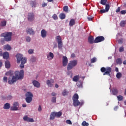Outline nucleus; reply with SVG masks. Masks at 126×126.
<instances>
[{
    "label": "nucleus",
    "instance_id": "nucleus-14",
    "mask_svg": "<svg viewBox=\"0 0 126 126\" xmlns=\"http://www.w3.org/2000/svg\"><path fill=\"white\" fill-rule=\"evenodd\" d=\"M88 42L89 44H94L95 43V39L94 40V37L93 36H89L88 38Z\"/></svg>",
    "mask_w": 126,
    "mask_h": 126
},
{
    "label": "nucleus",
    "instance_id": "nucleus-22",
    "mask_svg": "<svg viewBox=\"0 0 126 126\" xmlns=\"http://www.w3.org/2000/svg\"><path fill=\"white\" fill-rule=\"evenodd\" d=\"M10 108V104L6 103L3 106L4 110H8Z\"/></svg>",
    "mask_w": 126,
    "mask_h": 126
},
{
    "label": "nucleus",
    "instance_id": "nucleus-8",
    "mask_svg": "<svg viewBox=\"0 0 126 126\" xmlns=\"http://www.w3.org/2000/svg\"><path fill=\"white\" fill-rule=\"evenodd\" d=\"M27 19L28 21H30V22H32V21H34V19H35L34 13H29L28 14Z\"/></svg>",
    "mask_w": 126,
    "mask_h": 126
},
{
    "label": "nucleus",
    "instance_id": "nucleus-17",
    "mask_svg": "<svg viewBox=\"0 0 126 126\" xmlns=\"http://www.w3.org/2000/svg\"><path fill=\"white\" fill-rule=\"evenodd\" d=\"M2 56L4 60H7L9 58V54L7 52H5L3 53Z\"/></svg>",
    "mask_w": 126,
    "mask_h": 126
},
{
    "label": "nucleus",
    "instance_id": "nucleus-38",
    "mask_svg": "<svg viewBox=\"0 0 126 126\" xmlns=\"http://www.w3.org/2000/svg\"><path fill=\"white\" fill-rule=\"evenodd\" d=\"M100 3L103 5H106V3H107V0H101Z\"/></svg>",
    "mask_w": 126,
    "mask_h": 126
},
{
    "label": "nucleus",
    "instance_id": "nucleus-44",
    "mask_svg": "<svg viewBox=\"0 0 126 126\" xmlns=\"http://www.w3.org/2000/svg\"><path fill=\"white\" fill-rule=\"evenodd\" d=\"M52 18H53V19H54V20H57L58 19V15H57V14H54L52 16Z\"/></svg>",
    "mask_w": 126,
    "mask_h": 126
},
{
    "label": "nucleus",
    "instance_id": "nucleus-56",
    "mask_svg": "<svg viewBox=\"0 0 126 126\" xmlns=\"http://www.w3.org/2000/svg\"><path fill=\"white\" fill-rule=\"evenodd\" d=\"M121 14H126V10H122L121 11Z\"/></svg>",
    "mask_w": 126,
    "mask_h": 126
},
{
    "label": "nucleus",
    "instance_id": "nucleus-64",
    "mask_svg": "<svg viewBox=\"0 0 126 126\" xmlns=\"http://www.w3.org/2000/svg\"><path fill=\"white\" fill-rule=\"evenodd\" d=\"M55 88H59V85H58L57 84H55Z\"/></svg>",
    "mask_w": 126,
    "mask_h": 126
},
{
    "label": "nucleus",
    "instance_id": "nucleus-7",
    "mask_svg": "<svg viewBox=\"0 0 126 126\" xmlns=\"http://www.w3.org/2000/svg\"><path fill=\"white\" fill-rule=\"evenodd\" d=\"M56 40L58 44L59 49H62L63 48V41H62V37L59 35L56 37Z\"/></svg>",
    "mask_w": 126,
    "mask_h": 126
},
{
    "label": "nucleus",
    "instance_id": "nucleus-11",
    "mask_svg": "<svg viewBox=\"0 0 126 126\" xmlns=\"http://www.w3.org/2000/svg\"><path fill=\"white\" fill-rule=\"evenodd\" d=\"M62 63L63 66H66V65H67V63H68V60L67 59V57L66 56H63Z\"/></svg>",
    "mask_w": 126,
    "mask_h": 126
},
{
    "label": "nucleus",
    "instance_id": "nucleus-57",
    "mask_svg": "<svg viewBox=\"0 0 126 126\" xmlns=\"http://www.w3.org/2000/svg\"><path fill=\"white\" fill-rule=\"evenodd\" d=\"M118 109H119V106H117L114 107V111H117V110H118Z\"/></svg>",
    "mask_w": 126,
    "mask_h": 126
},
{
    "label": "nucleus",
    "instance_id": "nucleus-20",
    "mask_svg": "<svg viewBox=\"0 0 126 126\" xmlns=\"http://www.w3.org/2000/svg\"><path fill=\"white\" fill-rule=\"evenodd\" d=\"M73 105L74 106V107H77V106H79L80 105V102L79 100H73Z\"/></svg>",
    "mask_w": 126,
    "mask_h": 126
},
{
    "label": "nucleus",
    "instance_id": "nucleus-32",
    "mask_svg": "<svg viewBox=\"0 0 126 126\" xmlns=\"http://www.w3.org/2000/svg\"><path fill=\"white\" fill-rule=\"evenodd\" d=\"M116 63H117V64H122L123 62H122L121 59L118 58L116 60Z\"/></svg>",
    "mask_w": 126,
    "mask_h": 126
},
{
    "label": "nucleus",
    "instance_id": "nucleus-40",
    "mask_svg": "<svg viewBox=\"0 0 126 126\" xmlns=\"http://www.w3.org/2000/svg\"><path fill=\"white\" fill-rule=\"evenodd\" d=\"M51 102L52 103H56L57 102V98L56 97H53L51 99Z\"/></svg>",
    "mask_w": 126,
    "mask_h": 126
},
{
    "label": "nucleus",
    "instance_id": "nucleus-34",
    "mask_svg": "<svg viewBox=\"0 0 126 126\" xmlns=\"http://www.w3.org/2000/svg\"><path fill=\"white\" fill-rule=\"evenodd\" d=\"M60 18H61V19H64V18H65V14L63 13L60 14Z\"/></svg>",
    "mask_w": 126,
    "mask_h": 126
},
{
    "label": "nucleus",
    "instance_id": "nucleus-9",
    "mask_svg": "<svg viewBox=\"0 0 126 126\" xmlns=\"http://www.w3.org/2000/svg\"><path fill=\"white\" fill-rule=\"evenodd\" d=\"M13 106L10 107L11 111H17L18 110V107L19 106V103L18 102H15L13 104Z\"/></svg>",
    "mask_w": 126,
    "mask_h": 126
},
{
    "label": "nucleus",
    "instance_id": "nucleus-29",
    "mask_svg": "<svg viewBox=\"0 0 126 126\" xmlns=\"http://www.w3.org/2000/svg\"><path fill=\"white\" fill-rule=\"evenodd\" d=\"M0 26L1 27H4V26H6V21H2L0 24Z\"/></svg>",
    "mask_w": 126,
    "mask_h": 126
},
{
    "label": "nucleus",
    "instance_id": "nucleus-10",
    "mask_svg": "<svg viewBox=\"0 0 126 126\" xmlns=\"http://www.w3.org/2000/svg\"><path fill=\"white\" fill-rule=\"evenodd\" d=\"M105 40V37H104V36H97L95 38V43H100L101 42H103V41H104Z\"/></svg>",
    "mask_w": 126,
    "mask_h": 126
},
{
    "label": "nucleus",
    "instance_id": "nucleus-4",
    "mask_svg": "<svg viewBox=\"0 0 126 126\" xmlns=\"http://www.w3.org/2000/svg\"><path fill=\"white\" fill-rule=\"evenodd\" d=\"M100 71L104 73L103 75H108V76H110L111 72H112V68L111 67H107L106 68L102 67L100 68Z\"/></svg>",
    "mask_w": 126,
    "mask_h": 126
},
{
    "label": "nucleus",
    "instance_id": "nucleus-52",
    "mask_svg": "<svg viewBox=\"0 0 126 126\" xmlns=\"http://www.w3.org/2000/svg\"><path fill=\"white\" fill-rule=\"evenodd\" d=\"M3 80L4 82H7V77H4L3 78Z\"/></svg>",
    "mask_w": 126,
    "mask_h": 126
},
{
    "label": "nucleus",
    "instance_id": "nucleus-21",
    "mask_svg": "<svg viewBox=\"0 0 126 126\" xmlns=\"http://www.w3.org/2000/svg\"><path fill=\"white\" fill-rule=\"evenodd\" d=\"M54 114L56 118H60L62 115H63V113L62 112V111H59L58 112H54Z\"/></svg>",
    "mask_w": 126,
    "mask_h": 126
},
{
    "label": "nucleus",
    "instance_id": "nucleus-33",
    "mask_svg": "<svg viewBox=\"0 0 126 126\" xmlns=\"http://www.w3.org/2000/svg\"><path fill=\"white\" fill-rule=\"evenodd\" d=\"M122 76V73L121 72H118L116 74V77L117 78H118V79H120V78H121V77Z\"/></svg>",
    "mask_w": 126,
    "mask_h": 126
},
{
    "label": "nucleus",
    "instance_id": "nucleus-39",
    "mask_svg": "<svg viewBox=\"0 0 126 126\" xmlns=\"http://www.w3.org/2000/svg\"><path fill=\"white\" fill-rule=\"evenodd\" d=\"M63 11H65V12H67V11H68V6H64L63 7Z\"/></svg>",
    "mask_w": 126,
    "mask_h": 126
},
{
    "label": "nucleus",
    "instance_id": "nucleus-48",
    "mask_svg": "<svg viewBox=\"0 0 126 126\" xmlns=\"http://www.w3.org/2000/svg\"><path fill=\"white\" fill-rule=\"evenodd\" d=\"M123 42H124V39L123 38L119 39L118 40V43L119 44H123Z\"/></svg>",
    "mask_w": 126,
    "mask_h": 126
},
{
    "label": "nucleus",
    "instance_id": "nucleus-46",
    "mask_svg": "<svg viewBox=\"0 0 126 126\" xmlns=\"http://www.w3.org/2000/svg\"><path fill=\"white\" fill-rule=\"evenodd\" d=\"M92 63H96V58L94 57L91 60Z\"/></svg>",
    "mask_w": 126,
    "mask_h": 126
},
{
    "label": "nucleus",
    "instance_id": "nucleus-59",
    "mask_svg": "<svg viewBox=\"0 0 126 126\" xmlns=\"http://www.w3.org/2000/svg\"><path fill=\"white\" fill-rule=\"evenodd\" d=\"M2 66V62H1V60H0V68Z\"/></svg>",
    "mask_w": 126,
    "mask_h": 126
},
{
    "label": "nucleus",
    "instance_id": "nucleus-16",
    "mask_svg": "<svg viewBox=\"0 0 126 126\" xmlns=\"http://www.w3.org/2000/svg\"><path fill=\"white\" fill-rule=\"evenodd\" d=\"M41 35L42 38H46L47 37V31L44 29L41 31Z\"/></svg>",
    "mask_w": 126,
    "mask_h": 126
},
{
    "label": "nucleus",
    "instance_id": "nucleus-62",
    "mask_svg": "<svg viewBox=\"0 0 126 126\" xmlns=\"http://www.w3.org/2000/svg\"><path fill=\"white\" fill-rule=\"evenodd\" d=\"M115 71H116V72H119V68L118 67L115 68Z\"/></svg>",
    "mask_w": 126,
    "mask_h": 126
},
{
    "label": "nucleus",
    "instance_id": "nucleus-25",
    "mask_svg": "<svg viewBox=\"0 0 126 126\" xmlns=\"http://www.w3.org/2000/svg\"><path fill=\"white\" fill-rule=\"evenodd\" d=\"M79 98V96H78V94H74L72 99L73 101H75V100H78V98Z\"/></svg>",
    "mask_w": 126,
    "mask_h": 126
},
{
    "label": "nucleus",
    "instance_id": "nucleus-54",
    "mask_svg": "<svg viewBox=\"0 0 126 126\" xmlns=\"http://www.w3.org/2000/svg\"><path fill=\"white\" fill-rule=\"evenodd\" d=\"M38 111V112H41L42 111V106L41 105H39Z\"/></svg>",
    "mask_w": 126,
    "mask_h": 126
},
{
    "label": "nucleus",
    "instance_id": "nucleus-19",
    "mask_svg": "<svg viewBox=\"0 0 126 126\" xmlns=\"http://www.w3.org/2000/svg\"><path fill=\"white\" fill-rule=\"evenodd\" d=\"M47 57L49 61L50 60H53V59H54V54L52 52H50L49 55H47Z\"/></svg>",
    "mask_w": 126,
    "mask_h": 126
},
{
    "label": "nucleus",
    "instance_id": "nucleus-5",
    "mask_svg": "<svg viewBox=\"0 0 126 126\" xmlns=\"http://www.w3.org/2000/svg\"><path fill=\"white\" fill-rule=\"evenodd\" d=\"M77 64V60H73L72 61H70V63H68L67 66V70H70V69H72L75 65Z\"/></svg>",
    "mask_w": 126,
    "mask_h": 126
},
{
    "label": "nucleus",
    "instance_id": "nucleus-2",
    "mask_svg": "<svg viewBox=\"0 0 126 126\" xmlns=\"http://www.w3.org/2000/svg\"><path fill=\"white\" fill-rule=\"evenodd\" d=\"M16 57L17 58V63H20L21 62L20 67L21 68H24V64L26 63L27 59L25 57L23 58V55L20 54H17Z\"/></svg>",
    "mask_w": 126,
    "mask_h": 126
},
{
    "label": "nucleus",
    "instance_id": "nucleus-55",
    "mask_svg": "<svg viewBox=\"0 0 126 126\" xmlns=\"http://www.w3.org/2000/svg\"><path fill=\"white\" fill-rule=\"evenodd\" d=\"M120 11H121V7H118L116 10V12L118 13V12H120Z\"/></svg>",
    "mask_w": 126,
    "mask_h": 126
},
{
    "label": "nucleus",
    "instance_id": "nucleus-13",
    "mask_svg": "<svg viewBox=\"0 0 126 126\" xmlns=\"http://www.w3.org/2000/svg\"><path fill=\"white\" fill-rule=\"evenodd\" d=\"M26 32L27 34H29V35H34L35 34V31H34V30L32 29V28H28L26 30Z\"/></svg>",
    "mask_w": 126,
    "mask_h": 126
},
{
    "label": "nucleus",
    "instance_id": "nucleus-53",
    "mask_svg": "<svg viewBox=\"0 0 126 126\" xmlns=\"http://www.w3.org/2000/svg\"><path fill=\"white\" fill-rule=\"evenodd\" d=\"M48 5V4L47 3H43L42 4V7H45V6H47Z\"/></svg>",
    "mask_w": 126,
    "mask_h": 126
},
{
    "label": "nucleus",
    "instance_id": "nucleus-6",
    "mask_svg": "<svg viewBox=\"0 0 126 126\" xmlns=\"http://www.w3.org/2000/svg\"><path fill=\"white\" fill-rule=\"evenodd\" d=\"M26 101L28 104H29V103H31V102H32L33 94H32L31 92H27L26 94Z\"/></svg>",
    "mask_w": 126,
    "mask_h": 126
},
{
    "label": "nucleus",
    "instance_id": "nucleus-27",
    "mask_svg": "<svg viewBox=\"0 0 126 126\" xmlns=\"http://www.w3.org/2000/svg\"><path fill=\"white\" fill-rule=\"evenodd\" d=\"M46 84L48 85V87H53V84L51 82L50 80H47L46 81Z\"/></svg>",
    "mask_w": 126,
    "mask_h": 126
},
{
    "label": "nucleus",
    "instance_id": "nucleus-58",
    "mask_svg": "<svg viewBox=\"0 0 126 126\" xmlns=\"http://www.w3.org/2000/svg\"><path fill=\"white\" fill-rule=\"evenodd\" d=\"M71 58H75V54L73 53L71 55Z\"/></svg>",
    "mask_w": 126,
    "mask_h": 126
},
{
    "label": "nucleus",
    "instance_id": "nucleus-63",
    "mask_svg": "<svg viewBox=\"0 0 126 126\" xmlns=\"http://www.w3.org/2000/svg\"><path fill=\"white\" fill-rule=\"evenodd\" d=\"M10 73L9 72H7L5 73V75H9Z\"/></svg>",
    "mask_w": 126,
    "mask_h": 126
},
{
    "label": "nucleus",
    "instance_id": "nucleus-30",
    "mask_svg": "<svg viewBox=\"0 0 126 126\" xmlns=\"http://www.w3.org/2000/svg\"><path fill=\"white\" fill-rule=\"evenodd\" d=\"M55 117H56L55 112L51 113L50 117V120H55Z\"/></svg>",
    "mask_w": 126,
    "mask_h": 126
},
{
    "label": "nucleus",
    "instance_id": "nucleus-49",
    "mask_svg": "<svg viewBox=\"0 0 126 126\" xmlns=\"http://www.w3.org/2000/svg\"><path fill=\"white\" fill-rule=\"evenodd\" d=\"M124 47L122 46L119 48V52L120 53H122V52H124Z\"/></svg>",
    "mask_w": 126,
    "mask_h": 126
},
{
    "label": "nucleus",
    "instance_id": "nucleus-37",
    "mask_svg": "<svg viewBox=\"0 0 126 126\" xmlns=\"http://www.w3.org/2000/svg\"><path fill=\"white\" fill-rule=\"evenodd\" d=\"M82 126H89V123L86 122V121H83L82 123Z\"/></svg>",
    "mask_w": 126,
    "mask_h": 126
},
{
    "label": "nucleus",
    "instance_id": "nucleus-28",
    "mask_svg": "<svg viewBox=\"0 0 126 126\" xmlns=\"http://www.w3.org/2000/svg\"><path fill=\"white\" fill-rule=\"evenodd\" d=\"M75 24V20L71 19L69 22V26H72Z\"/></svg>",
    "mask_w": 126,
    "mask_h": 126
},
{
    "label": "nucleus",
    "instance_id": "nucleus-42",
    "mask_svg": "<svg viewBox=\"0 0 126 126\" xmlns=\"http://www.w3.org/2000/svg\"><path fill=\"white\" fill-rule=\"evenodd\" d=\"M31 4L32 7H35V6H36V2L32 1L31 2Z\"/></svg>",
    "mask_w": 126,
    "mask_h": 126
},
{
    "label": "nucleus",
    "instance_id": "nucleus-45",
    "mask_svg": "<svg viewBox=\"0 0 126 126\" xmlns=\"http://www.w3.org/2000/svg\"><path fill=\"white\" fill-rule=\"evenodd\" d=\"M66 124L67 125H72V122H71V121L67 120L66 121Z\"/></svg>",
    "mask_w": 126,
    "mask_h": 126
},
{
    "label": "nucleus",
    "instance_id": "nucleus-61",
    "mask_svg": "<svg viewBox=\"0 0 126 126\" xmlns=\"http://www.w3.org/2000/svg\"><path fill=\"white\" fill-rule=\"evenodd\" d=\"M52 96H56V95H57V94H56V93H52L51 94Z\"/></svg>",
    "mask_w": 126,
    "mask_h": 126
},
{
    "label": "nucleus",
    "instance_id": "nucleus-1",
    "mask_svg": "<svg viewBox=\"0 0 126 126\" xmlns=\"http://www.w3.org/2000/svg\"><path fill=\"white\" fill-rule=\"evenodd\" d=\"M24 77V70H21L20 71H16L15 72V76H13L12 79L8 78V83L12 85L14 82H16L17 80H21Z\"/></svg>",
    "mask_w": 126,
    "mask_h": 126
},
{
    "label": "nucleus",
    "instance_id": "nucleus-3",
    "mask_svg": "<svg viewBox=\"0 0 126 126\" xmlns=\"http://www.w3.org/2000/svg\"><path fill=\"white\" fill-rule=\"evenodd\" d=\"M12 36V32H6L2 33L1 35V37H4V39H1V43H3L5 41L6 42H10L11 41V37Z\"/></svg>",
    "mask_w": 126,
    "mask_h": 126
},
{
    "label": "nucleus",
    "instance_id": "nucleus-24",
    "mask_svg": "<svg viewBox=\"0 0 126 126\" xmlns=\"http://www.w3.org/2000/svg\"><path fill=\"white\" fill-rule=\"evenodd\" d=\"M79 75L74 76V77L73 78V81H74L75 82H77V81L79 80Z\"/></svg>",
    "mask_w": 126,
    "mask_h": 126
},
{
    "label": "nucleus",
    "instance_id": "nucleus-60",
    "mask_svg": "<svg viewBox=\"0 0 126 126\" xmlns=\"http://www.w3.org/2000/svg\"><path fill=\"white\" fill-rule=\"evenodd\" d=\"M77 86H78V87H80L81 86H82V84H81V83H80V85H79L78 83L77 84Z\"/></svg>",
    "mask_w": 126,
    "mask_h": 126
},
{
    "label": "nucleus",
    "instance_id": "nucleus-47",
    "mask_svg": "<svg viewBox=\"0 0 126 126\" xmlns=\"http://www.w3.org/2000/svg\"><path fill=\"white\" fill-rule=\"evenodd\" d=\"M89 21H92L93 19V18L92 17V16H89L88 17H87Z\"/></svg>",
    "mask_w": 126,
    "mask_h": 126
},
{
    "label": "nucleus",
    "instance_id": "nucleus-35",
    "mask_svg": "<svg viewBox=\"0 0 126 126\" xmlns=\"http://www.w3.org/2000/svg\"><path fill=\"white\" fill-rule=\"evenodd\" d=\"M126 21H122L120 23V26L121 27H124L125 25H126Z\"/></svg>",
    "mask_w": 126,
    "mask_h": 126
},
{
    "label": "nucleus",
    "instance_id": "nucleus-51",
    "mask_svg": "<svg viewBox=\"0 0 126 126\" xmlns=\"http://www.w3.org/2000/svg\"><path fill=\"white\" fill-rule=\"evenodd\" d=\"M33 52H34V50H33V49H30L28 51L29 54H33Z\"/></svg>",
    "mask_w": 126,
    "mask_h": 126
},
{
    "label": "nucleus",
    "instance_id": "nucleus-15",
    "mask_svg": "<svg viewBox=\"0 0 126 126\" xmlns=\"http://www.w3.org/2000/svg\"><path fill=\"white\" fill-rule=\"evenodd\" d=\"M23 120L25 122H29V123H34V120L32 118H30L28 116L24 117Z\"/></svg>",
    "mask_w": 126,
    "mask_h": 126
},
{
    "label": "nucleus",
    "instance_id": "nucleus-41",
    "mask_svg": "<svg viewBox=\"0 0 126 126\" xmlns=\"http://www.w3.org/2000/svg\"><path fill=\"white\" fill-rule=\"evenodd\" d=\"M118 90L117 89H114L112 91V93L113 95H117L118 94Z\"/></svg>",
    "mask_w": 126,
    "mask_h": 126
},
{
    "label": "nucleus",
    "instance_id": "nucleus-12",
    "mask_svg": "<svg viewBox=\"0 0 126 126\" xmlns=\"http://www.w3.org/2000/svg\"><path fill=\"white\" fill-rule=\"evenodd\" d=\"M110 9V5L109 4H106L105 5V9H102L100 10V13L101 14L103 13H105V12H108Z\"/></svg>",
    "mask_w": 126,
    "mask_h": 126
},
{
    "label": "nucleus",
    "instance_id": "nucleus-23",
    "mask_svg": "<svg viewBox=\"0 0 126 126\" xmlns=\"http://www.w3.org/2000/svg\"><path fill=\"white\" fill-rule=\"evenodd\" d=\"M5 66L6 68H9L10 67V63L8 61L5 62Z\"/></svg>",
    "mask_w": 126,
    "mask_h": 126
},
{
    "label": "nucleus",
    "instance_id": "nucleus-36",
    "mask_svg": "<svg viewBox=\"0 0 126 126\" xmlns=\"http://www.w3.org/2000/svg\"><path fill=\"white\" fill-rule=\"evenodd\" d=\"M118 101H123L124 100V97L122 95L117 96Z\"/></svg>",
    "mask_w": 126,
    "mask_h": 126
},
{
    "label": "nucleus",
    "instance_id": "nucleus-43",
    "mask_svg": "<svg viewBox=\"0 0 126 126\" xmlns=\"http://www.w3.org/2000/svg\"><path fill=\"white\" fill-rule=\"evenodd\" d=\"M26 41L28 42V43H29L30 41H31V37H30V36H27L26 37Z\"/></svg>",
    "mask_w": 126,
    "mask_h": 126
},
{
    "label": "nucleus",
    "instance_id": "nucleus-31",
    "mask_svg": "<svg viewBox=\"0 0 126 126\" xmlns=\"http://www.w3.org/2000/svg\"><path fill=\"white\" fill-rule=\"evenodd\" d=\"M68 94V92L66 91V90L65 89L63 91V92H62V95L63 96H66Z\"/></svg>",
    "mask_w": 126,
    "mask_h": 126
},
{
    "label": "nucleus",
    "instance_id": "nucleus-18",
    "mask_svg": "<svg viewBox=\"0 0 126 126\" xmlns=\"http://www.w3.org/2000/svg\"><path fill=\"white\" fill-rule=\"evenodd\" d=\"M32 84L34 85V86L37 87V88H39V87H40V83H39V82L36 80L33 81Z\"/></svg>",
    "mask_w": 126,
    "mask_h": 126
},
{
    "label": "nucleus",
    "instance_id": "nucleus-26",
    "mask_svg": "<svg viewBox=\"0 0 126 126\" xmlns=\"http://www.w3.org/2000/svg\"><path fill=\"white\" fill-rule=\"evenodd\" d=\"M4 50H7V51H10L11 50V47H10V45L7 44L4 46Z\"/></svg>",
    "mask_w": 126,
    "mask_h": 126
},
{
    "label": "nucleus",
    "instance_id": "nucleus-50",
    "mask_svg": "<svg viewBox=\"0 0 126 126\" xmlns=\"http://www.w3.org/2000/svg\"><path fill=\"white\" fill-rule=\"evenodd\" d=\"M6 99H7V100H11L12 99V96H11V95H8L6 97Z\"/></svg>",
    "mask_w": 126,
    "mask_h": 126
}]
</instances>
